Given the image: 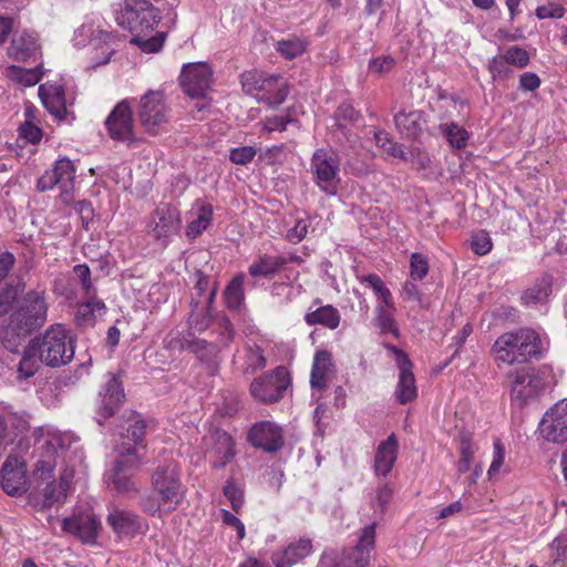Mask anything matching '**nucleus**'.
Here are the masks:
<instances>
[{
  "label": "nucleus",
  "mask_w": 567,
  "mask_h": 567,
  "mask_svg": "<svg viewBox=\"0 0 567 567\" xmlns=\"http://www.w3.org/2000/svg\"><path fill=\"white\" fill-rule=\"evenodd\" d=\"M145 422L135 413H131L125 421L126 433H121L123 439H127L133 443L123 442L116 447L117 456L114 461L112 468H110L105 476L111 482L114 488L120 493L136 491V483L134 481V473L142 464V458L137 454L135 445L143 441L145 434Z\"/></svg>",
  "instance_id": "nucleus-1"
},
{
  "label": "nucleus",
  "mask_w": 567,
  "mask_h": 567,
  "mask_svg": "<svg viewBox=\"0 0 567 567\" xmlns=\"http://www.w3.org/2000/svg\"><path fill=\"white\" fill-rule=\"evenodd\" d=\"M548 348L547 337L530 328H520L501 334L493 351L497 361L507 364H524L539 360Z\"/></svg>",
  "instance_id": "nucleus-2"
},
{
  "label": "nucleus",
  "mask_w": 567,
  "mask_h": 567,
  "mask_svg": "<svg viewBox=\"0 0 567 567\" xmlns=\"http://www.w3.org/2000/svg\"><path fill=\"white\" fill-rule=\"evenodd\" d=\"M154 495L142 499L141 506L150 515H161L174 511L184 498V486L179 478L178 466L174 461L157 465L152 477Z\"/></svg>",
  "instance_id": "nucleus-3"
},
{
  "label": "nucleus",
  "mask_w": 567,
  "mask_h": 567,
  "mask_svg": "<svg viewBox=\"0 0 567 567\" xmlns=\"http://www.w3.org/2000/svg\"><path fill=\"white\" fill-rule=\"evenodd\" d=\"M72 43L75 48H86L89 66L96 69L107 64L117 51V35L105 21L93 16L75 29Z\"/></svg>",
  "instance_id": "nucleus-4"
},
{
  "label": "nucleus",
  "mask_w": 567,
  "mask_h": 567,
  "mask_svg": "<svg viewBox=\"0 0 567 567\" xmlns=\"http://www.w3.org/2000/svg\"><path fill=\"white\" fill-rule=\"evenodd\" d=\"M48 303L43 293L30 291L25 295L22 305L10 317L4 331L3 344L13 351L16 344L9 339V333L24 337L40 328L47 321Z\"/></svg>",
  "instance_id": "nucleus-5"
},
{
  "label": "nucleus",
  "mask_w": 567,
  "mask_h": 567,
  "mask_svg": "<svg viewBox=\"0 0 567 567\" xmlns=\"http://www.w3.org/2000/svg\"><path fill=\"white\" fill-rule=\"evenodd\" d=\"M31 341L40 352V360L48 367L65 365L74 357V341L61 323L52 324L41 337Z\"/></svg>",
  "instance_id": "nucleus-6"
},
{
  "label": "nucleus",
  "mask_w": 567,
  "mask_h": 567,
  "mask_svg": "<svg viewBox=\"0 0 567 567\" xmlns=\"http://www.w3.org/2000/svg\"><path fill=\"white\" fill-rule=\"evenodd\" d=\"M116 23L137 34L152 31L159 22L158 10L147 0H123L114 6Z\"/></svg>",
  "instance_id": "nucleus-7"
},
{
  "label": "nucleus",
  "mask_w": 567,
  "mask_h": 567,
  "mask_svg": "<svg viewBox=\"0 0 567 567\" xmlns=\"http://www.w3.org/2000/svg\"><path fill=\"white\" fill-rule=\"evenodd\" d=\"M137 117L144 131L151 135L158 134L171 118V110L161 91H147L137 105Z\"/></svg>",
  "instance_id": "nucleus-8"
},
{
  "label": "nucleus",
  "mask_w": 567,
  "mask_h": 567,
  "mask_svg": "<svg viewBox=\"0 0 567 567\" xmlns=\"http://www.w3.org/2000/svg\"><path fill=\"white\" fill-rule=\"evenodd\" d=\"M41 447H45L47 452L42 454L35 465V474L42 480L50 477V474L58 466L59 460H65L71 453L72 444L76 443L74 435L70 433L49 432L47 436L39 440ZM76 449L72 451L75 453Z\"/></svg>",
  "instance_id": "nucleus-9"
},
{
  "label": "nucleus",
  "mask_w": 567,
  "mask_h": 567,
  "mask_svg": "<svg viewBox=\"0 0 567 567\" xmlns=\"http://www.w3.org/2000/svg\"><path fill=\"white\" fill-rule=\"evenodd\" d=\"M181 225L178 208L169 203H159L147 219L146 231L154 240L166 246L178 234Z\"/></svg>",
  "instance_id": "nucleus-10"
},
{
  "label": "nucleus",
  "mask_w": 567,
  "mask_h": 567,
  "mask_svg": "<svg viewBox=\"0 0 567 567\" xmlns=\"http://www.w3.org/2000/svg\"><path fill=\"white\" fill-rule=\"evenodd\" d=\"M375 543V525H369L361 529L358 543L354 547L346 549L333 558L326 554L322 564L331 567H365L369 564L371 551Z\"/></svg>",
  "instance_id": "nucleus-11"
},
{
  "label": "nucleus",
  "mask_w": 567,
  "mask_h": 567,
  "mask_svg": "<svg viewBox=\"0 0 567 567\" xmlns=\"http://www.w3.org/2000/svg\"><path fill=\"white\" fill-rule=\"evenodd\" d=\"M310 168L316 185L326 194L334 195L340 183V159L330 150L318 148L311 157Z\"/></svg>",
  "instance_id": "nucleus-12"
},
{
  "label": "nucleus",
  "mask_w": 567,
  "mask_h": 567,
  "mask_svg": "<svg viewBox=\"0 0 567 567\" xmlns=\"http://www.w3.org/2000/svg\"><path fill=\"white\" fill-rule=\"evenodd\" d=\"M290 384V377L286 368L277 367L270 373L262 374L250 383L251 396L261 403H272L282 399Z\"/></svg>",
  "instance_id": "nucleus-13"
},
{
  "label": "nucleus",
  "mask_w": 567,
  "mask_h": 567,
  "mask_svg": "<svg viewBox=\"0 0 567 567\" xmlns=\"http://www.w3.org/2000/svg\"><path fill=\"white\" fill-rule=\"evenodd\" d=\"M105 126L112 140L133 146L138 143L134 133L132 107L127 100L118 102L105 120Z\"/></svg>",
  "instance_id": "nucleus-14"
},
{
  "label": "nucleus",
  "mask_w": 567,
  "mask_h": 567,
  "mask_svg": "<svg viewBox=\"0 0 567 567\" xmlns=\"http://www.w3.org/2000/svg\"><path fill=\"white\" fill-rule=\"evenodd\" d=\"M512 401L522 406L535 399L544 388V382L532 368H522L508 373Z\"/></svg>",
  "instance_id": "nucleus-15"
},
{
  "label": "nucleus",
  "mask_w": 567,
  "mask_h": 567,
  "mask_svg": "<svg viewBox=\"0 0 567 567\" xmlns=\"http://www.w3.org/2000/svg\"><path fill=\"white\" fill-rule=\"evenodd\" d=\"M399 369L398 383L394 390V398L400 404H408L417 396L415 378L412 372V362L408 354L394 346H388Z\"/></svg>",
  "instance_id": "nucleus-16"
},
{
  "label": "nucleus",
  "mask_w": 567,
  "mask_h": 567,
  "mask_svg": "<svg viewBox=\"0 0 567 567\" xmlns=\"http://www.w3.org/2000/svg\"><path fill=\"white\" fill-rule=\"evenodd\" d=\"M213 83L212 68L205 62L188 63L183 66L181 84L193 99H204Z\"/></svg>",
  "instance_id": "nucleus-17"
},
{
  "label": "nucleus",
  "mask_w": 567,
  "mask_h": 567,
  "mask_svg": "<svg viewBox=\"0 0 567 567\" xmlns=\"http://www.w3.org/2000/svg\"><path fill=\"white\" fill-rule=\"evenodd\" d=\"M538 430L540 436L550 443L567 442V400L555 403L543 416Z\"/></svg>",
  "instance_id": "nucleus-18"
},
{
  "label": "nucleus",
  "mask_w": 567,
  "mask_h": 567,
  "mask_svg": "<svg viewBox=\"0 0 567 567\" xmlns=\"http://www.w3.org/2000/svg\"><path fill=\"white\" fill-rule=\"evenodd\" d=\"M62 528L64 532L74 535L83 543L93 544L99 536L101 522L96 515L90 511L80 512L64 518L62 522Z\"/></svg>",
  "instance_id": "nucleus-19"
},
{
  "label": "nucleus",
  "mask_w": 567,
  "mask_h": 567,
  "mask_svg": "<svg viewBox=\"0 0 567 567\" xmlns=\"http://www.w3.org/2000/svg\"><path fill=\"white\" fill-rule=\"evenodd\" d=\"M248 440L255 447L272 453L284 446L282 429L272 421H260L250 427Z\"/></svg>",
  "instance_id": "nucleus-20"
},
{
  "label": "nucleus",
  "mask_w": 567,
  "mask_h": 567,
  "mask_svg": "<svg viewBox=\"0 0 567 567\" xmlns=\"http://www.w3.org/2000/svg\"><path fill=\"white\" fill-rule=\"evenodd\" d=\"M107 524L118 537H134L147 529L146 523L135 513L114 508L106 517Z\"/></svg>",
  "instance_id": "nucleus-21"
},
{
  "label": "nucleus",
  "mask_w": 567,
  "mask_h": 567,
  "mask_svg": "<svg viewBox=\"0 0 567 567\" xmlns=\"http://www.w3.org/2000/svg\"><path fill=\"white\" fill-rule=\"evenodd\" d=\"M25 465L17 456H9L1 470V484L9 495H19L25 491Z\"/></svg>",
  "instance_id": "nucleus-22"
},
{
  "label": "nucleus",
  "mask_w": 567,
  "mask_h": 567,
  "mask_svg": "<svg viewBox=\"0 0 567 567\" xmlns=\"http://www.w3.org/2000/svg\"><path fill=\"white\" fill-rule=\"evenodd\" d=\"M168 348L173 350H186L194 353L200 361H209L217 353V347L204 339H199L192 331L183 332L172 338Z\"/></svg>",
  "instance_id": "nucleus-23"
},
{
  "label": "nucleus",
  "mask_w": 567,
  "mask_h": 567,
  "mask_svg": "<svg viewBox=\"0 0 567 567\" xmlns=\"http://www.w3.org/2000/svg\"><path fill=\"white\" fill-rule=\"evenodd\" d=\"M39 97L48 112L59 120L68 116V100L62 84L47 82L39 86Z\"/></svg>",
  "instance_id": "nucleus-24"
},
{
  "label": "nucleus",
  "mask_w": 567,
  "mask_h": 567,
  "mask_svg": "<svg viewBox=\"0 0 567 567\" xmlns=\"http://www.w3.org/2000/svg\"><path fill=\"white\" fill-rule=\"evenodd\" d=\"M216 297V289L213 288L205 300L192 298L190 312L188 317V331L203 332L212 323L213 320V303Z\"/></svg>",
  "instance_id": "nucleus-25"
},
{
  "label": "nucleus",
  "mask_w": 567,
  "mask_h": 567,
  "mask_svg": "<svg viewBox=\"0 0 567 567\" xmlns=\"http://www.w3.org/2000/svg\"><path fill=\"white\" fill-rule=\"evenodd\" d=\"M41 45L35 32L22 30L16 32L8 48L10 58L17 61H27L40 54Z\"/></svg>",
  "instance_id": "nucleus-26"
},
{
  "label": "nucleus",
  "mask_w": 567,
  "mask_h": 567,
  "mask_svg": "<svg viewBox=\"0 0 567 567\" xmlns=\"http://www.w3.org/2000/svg\"><path fill=\"white\" fill-rule=\"evenodd\" d=\"M214 209L208 203L197 200L186 214V236L195 239L205 231L212 224Z\"/></svg>",
  "instance_id": "nucleus-27"
},
{
  "label": "nucleus",
  "mask_w": 567,
  "mask_h": 567,
  "mask_svg": "<svg viewBox=\"0 0 567 567\" xmlns=\"http://www.w3.org/2000/svg\"><path fill=\"white\" fill-rule=\"evenodd\" d=\"M100 396L97 422L102 424V419L112 416L124 400V390L121 382L115 377H112L100 393Z\"/></svg>",
  "instance_id": "nucleus-28"
},
{
  "label": "nucleus",
  "mask_w": 567,
  "mask_h": 567,
  "mask_svg": "<svg viewBox=\"0 0 567 567\" xmlns=\"http://www.w3.org/2000/svg\"><path fill=\"white\" fill-rule=\"evenodd\" d=\"M311 550V540L309 538H300L290 543L286 548L276 551L271 559L276 567H291L307 557Z\"/></svg>",
  "instance_id": "nucleus-29"
},
{
  "label": "nucleus",
  "mask_w": 567,
  "mask_h": 567,
  "mask_svg": "<svg viewBox=\"0 0 567 567\" xmlns=\"http://www.w3.org/2000/svg\"><path fill=\"white\" fill-rule=\"evenodd\" d=\"M398 457V440L394 434H391L385 441L381 442L375 452L374 472L379 476L385 477L391 470Z\"/></svg>",
  "instance_id": "nucleus-30"
},
{
  "label": "nucleus",
  "mask_w": 567,
  "mask_h": 567,
  "mask_svg": "<svg viewBox=\"0 0 567 567\" xmlns=\"http://www.w3.org/2000/svg\"><path fill=\"white\" fill-rule=\"evenodd\" d=\"M260 91V102L269 107H277L282 104L288 95V89L284 78L272 74L266 76Z\"/></svg>",
  "instance_id": "nucleus-31"
},
{
  "label": "nucleus",
  "mask_w": 567,
  "mask_h": 567,
  "mask_svg": "<svg viewBox=\"0 0 567 567\" xmlns=\"http://www.w3.org/2000/svg\"><path fill=\"white\" fill-rule=\"evenodd\" d=\"M215 444L209 452L210 461L214 467H224L235 456L234 442L226 432L217 431L212 435Z\"/></svg>",
  "instance_id": "nucleus-32"
},
{
  "label": "nucleus",
  "mask_w": 567,
  "mask_h": 567,
  "mask_svg": "<svg viewBox=\"0 0 567 567\" xmlns=\"http://www.w3.org/2000/svg\"><path fill=\"white\" fill-rule=\"evenodd\" d=\"M73 478V471L64 468L60 475L59 482H49L43 489L42 506L49 508L55 503L62 502L70 488L71 481Z\"/></svg>",
  "instance_id": "nucleus-33"
},
{
  "label": "nucleus",
  "mask_w": 567,
  "mask_h": 567,
  "mask_svg": "<svg viewBox=\"0 0 567 567\" xmlns=\"http://www.w3.org/2000/svg\"><path fill=\"white\" fill-rule=\"evenodd\" d=\"M340 320L339 310L331 305L320 306L315 310L310 308L305 315V321L308 326L320 324L331 330L339 327Z\"/></svg>",
  "instance_id": "nucleus-34"
},
{
  "label": "nucleus",
  "mask_w": 567,
  "mask_h": 567,
  "mask_svg": "<svg viewBox=\"0 0 567 567\" xmlns=\"http://www.w3.org/2000/svg\"><path fill=\"white\" fill-rule=\"evenodd\" d=\"M395 126L402 136L415 138L424 126L423 115L420 111H401L395 117Z\"/></svg>",
  "instance_id": "nucleus-35"
},
{
  "label": "nucleus",
  "mask_w": 567,
  "mask_h": 567,
  "mask_svg": "<svg viewBox=\"0 0 567 567\" xmlns=\"http://www.w3.org/2000/svg\"><path fill=\"white\" fill-rule=\"evenodd\" d=\"M553 280L548 275L537 279L522 296V301L527 307L543 306L551 293Z\"/></svg>",
  "instance_id": "nucleus-36"
},
{
  "label": "nucleus",
  "mask_w": 567,
  "mask_h": 567,
  "mask_svg": "<svg viewBox=\"0 0 567 567\" xmlns=\"http://www.w3.org/2000/svg\"><path fill=\"white\" fill-rule=\"evenodd\" d=\"M331 368V354L328 351H318L313 359L310 384L313 390H321L327 385V377Z\"/></svg>",
  "instance_id": "nucleus-37"
},
{
  "label": "nucleus",
  "mask_w": 567,
  "mask_h": 567,
  "mask_svg": "<svg viewBox=\"0 0 567 567\" xmlns=\"http://www.w3.org/2000/svg\"><path fill=\"white\" fill-rule=\"evenodd\" d=\"M286 260L279 256H260L249 267L248 272L251 277H270L279 271Z\"/></svg>",
  "instance_id": "nucleus-38"
},
{
  "label": "nucleus",
  "mask_w": 567,
  "mask_h": 567,
  "mask_svg": "<svg viewBox=\"0 0 567 567\" xmlns=\"http://www.w3.org/2000/svg\"><path fill=\"white\" fill-rule=\"evenodd\" d=\"M4 75L8 80L21 84L23 86H33L43 76V72L41 66H35L33 69H24L18 65H9Z\"/></svg>",
  "instance_id": "nucleus-39"
},
{
  "label": "nucleus",
  "mask_w": 567,
  "mask_h": 567,
  "mask_svg": "<svg viewBox=\"0 0 567 567\" xmlns=\"http://www.w3.org/2000/svg\"><path fill=\"white\" fill-rule=\"evenodd\" d=\"M40 363H42V360H40V352H38L33 342L30 341L25 347L18 365L19 378L28 379L34 375L40 368Z\"/></svg>",
  "instance_id": "nucleus-40"
},
{
  "label": "nucleus",
  "mask_w": 567,
  "mask_h": 567,
  "mask_svg": "<svg viewBox=\"0 0 567 567\" xmlns=\"http://www.w3.org/2000/svg\"><path fill=\"white\" fill-rule=\"evenodd\" d=\"M440 133L453 148H464L467 145L470 133L456 122H445L439 125Z\"/></svg>",
  "instance_id": "nucleus-41"
},
{
  "label": "nucleus",
  "mask_w": 567,
  "mask_h": 567,
  "mask_svg": "<svg viewBox=\"0 0 567 567\" xmlns=\"http://www.w3.org/2000/svg\"><path fill=\"white\" fill-rule=\"evenodd\" d=\"M51 169L55 173L61 192L69 193L73 188V181L75 177L73 163L68 158H60Z\"/></svg>",
  "instance_id": "nucleus-42"
},
{
  "label": "nucleus",
  "mask_w": 567,
  "mask_h": 567,
  "mask_svg": "<svg viewBox=\"0 0 567 567\" xmlns=\"http://www.w3.org/2000/svg\"><path fill=\"white\" fill-rule=\"evenodd\" d=\"M244 281L245 275L238 274L226 287L224 297L228 308L239 309V307L241 306L244 301Z\"/></svg>",
  "instance_id": "nucleus-43"
},
{
  "label": "nucleus",
  "mask_w": 567,
  "mask_h": 567,
  "mask_svg": "<svg viewBox=\"0 0 567 567\" xmlns=\"http://www.w3.org/2000/svg\"><path fill=\"white\" fill-rule=\"evenodd\" d=\"M265 79L266 75L257 70L246 71L240 76L243 90L260 102V86H262L261 82H264Z\"/></svg>",
  "instance_id": "nucleus-44"
},
{
  "label": "nucleus",
  "mask_w": 567,
  "mask_h": 567,
  "mask_svg": "<svg viewBox=\"0 0 567 567\" xmlns=\"http://www.w3.org/2000/svg\"><path fill=\"white\" fill-rule=\"evenodd\" d=\"M374 140L378 147L383 150L388 155L396 158H405V153L401 144L393 142L389 134L384 131L374 132Z\"/></svg>",
  "instance_id": "nucleus-45"
},
{
  "label": "nucleus",
  "mask_w": 567,
  "mask_h": 567,
  "mask_svg": "<svg viewBox=\"0 0 567 567\" xmlns=\"http://www.w3.org/2000/svg\"><path fill=\"white\" fill-rule=\"evenodd\" d=\"M487 70L493 80H506L512 76L513 71L503 53L497 54L488 60Z\"/></svg>",
  "instance_id": "nucleus-46"
},
{
  "label": "nucleus",
  "mask_w": 567,
  "mask_h": 567,
  "mask_svg": "<svg viewBox=\"0 0 567 567\" xmlns=\"http://www.w3.org/2000/svg\"><path fill=\"white\" fill-rule=\"evenodd\" d=\"M505 61L508 62L509 66L516 69H524L530 62L529 53L522 47L512 45L503 52Z\"/></svg>",
  "instance_id": "nucleus-47"
},
{
  "label": "nucleus",
  "mask_w": 567,
  "mask_h": 567,
  "mask_svg": "<svg viewBox=\"0 0 567 567\" xmlns=\"http://www.w3.org/2000/svg\"><path fill=\"white\" fill-rule=\"evenodd\" d=\"M266 358L258 346H248L246 349L245 372L252 373L266 367Z\"/></svg>",
  "instance_id": "nucleus-48"
},
{
  "label": "nucleus",
  "mask_w": 567,
  "mask_h": 567,
  "mask_svg": "<svg viewBox=\"0 0 567 567\" xmlns=\"http://www.w3.org/2000/svg\"><path fill=\"white\" fill-rule=\"evenodd\" d=\"M355 277L360 284L373 291L377 299L390 291L384 281L377 274H357Z\"/></svg>",
  "instance_id": "nucleus-49"
},
{
  "label": "nucleus",
  "mask_w": 567,
  "mask_h": 567,
  "mask_svg": "<svg viewBox=\"0 0 567 567\" xmlns=\"http://www.w3.org/2000/svg\"><path fill=\"white\" fill-rule=\"evenodd\" d=\"M549 548L555 566L567 564V532L557 536L550 543Z\"/></svg>",
  "instance_id": "nucleus-50"
},
{
  "label": "nucleus",
  "mask_w": 567,
  "mask_h": 567,
  "mask_svg": "<svg viewBox=\"0 0 567 567\" xmlns=\"http://www.w3.org/2000/svg\"><path fill=\"white\" fill-rule=\"evenodd\" d=\"M25 116L27 121L19 128L20 137L24 138L27 142L35 144L41 140L42 131L39 126L32 123V111L30 109L25 110Z\"/></svg>",
  "instance_id": "nucleus-51"
},
{
  "label": "nucleus",
  "mask_w": 567,
  "mask_h": 567,
  "mask_svg": "<svg viewBox=\"0 0 567 567\" xmlns=\"http://www.w3.org/2000/svg\"><path fill=\"white\" fill-rule=\"evenodd\" d=\"M305 49V42L297 38L280 41L277 45V50L287 59H293L300 55Z\"/></svg>",
  "instance_id": "nucleus-52"
},
{
  "label": "nucleus",
  "mask_w": 567,
  "mask_h": 567,
  "mask_svg": "<svg viewBox=\"0 0 567 567\" xmlns=\"http://www.w3.org/2000/svg\"><path fill=\"white\" fill-rule=\"evenodd\" d=\"M429 272L427 259L417 252L411 255L410 259V279L422 280Z\"/></svg>",
  "instance_id": "nucleus-53"
},
{
  "label": "nucleus",
  "mask_w": 567,
  "mask_h": 567,
  "mask_svg": "<svg viewBox=\"0 0 567 567\" xmlns=\"http://www.w3.org/2000/svg\"><path fill=\"white\" fill-rule=\"evenodd\" d=\"M196 282H195V295L192 298L205 300L208 293L213 288L217 290V286L214 281L210 280L208 276H206L203 271H197L195 274Z\"/></svg>",
  "instance_id": "nucleus-54"
},
{
  "label": "nucleus",
  "mask_w": 567,
  "mask_h": 567,
  "mask_svg": "<svg viewBox=\"0 0 567 567\" xmlns=\"http://www.w3.org/2000/svg\"><path fill=\"white\" fill-rule=\"evenodd\" d=\"M165 35L164 33H157L154 37L148 39H143L140 35H136L133 39V42L136 43L143 52L146 53H155L158 52L164 44Z\"/></svg>",
  "instance_id": "nucleus-55"
},
{
  "label": "nucleus",
  "mask_w": 567,
  "mask_h": 567,
  "mask_svg": "<svg viewBox=\"0 0 567 567\" xmlns=\"http://www.w3.org/2000/svg\"><path fill=\"white\" fill-rule=\"evenodd\" d=\"M292 122L293 118L289 115H275L271 117H267L261 123V130L268 133L282 132L286 130L287 125Z\"/></svg>",
  "instance_id": "nucleus-56"
},
{
  "label": "nucleus",
  "mask_w": 567,
  "mask_h": 567,
  "mask_svg": "<svg viewBox=\"0 0 567 567\" xmlns=\"http://www.w3.org/2000/svg\"><path fill=\"white\" fill-rule=\"evenodd\" d=\"M492 239L488 233L481 230L472 236L471 247L477 255H486L492 249Z\"/></svg>",
  "instance_id": "nucleus-57"
},
{
  "label": "nucleus",
  "mask_w": 567,
  "mask_h": 567,
  "mask_svg": "<svg viewBox=\"0 0 567 567\" xmlns=\"http://www.w3.org/2000/svg\"><path fill=\"white\" fill-rule=\"evenodd\" d=\"M224 495L229 501L231 508L238 512L244 504V493L235 485L234 482L228 481L224 486Z\"/></svg>",
  "instance_id": "nucleus-58"
},
{
  "label": "nucleus",
  "mask_w": 567,
  "mask_h": 567,
  "mask_svg": "<svg viewBox=\"0 0 567 567\" xmlns=\"http://www.w3.org/2000/svg\"><path fill=\"white\" fill-rule=\"evenodd\" d=\"M505 458V449L499 440L494 442V452H493V461L487 471V476L489 480H493L501 471V467L504 464Z\"/></svg>",
  "instance_id": "nucleus-59"
},
{
  "label": "nucleus",
  "mask_w": 567,
  "mask_h": 567,
  "mask_svg": "<svg viewBox=\"0 0 567 567\" xmlns=\"http://www.w3.org/2000/svg\"><path fill=\"white\" fill-rule=\"evenodd\" d=\"M256 155V150L252 146H240L230 151L229 158L233 163L246 165L250 163Z\"/></svg>",
  "instance_id": "nucleus-60"
},
{
  "label": "nucleus",
  "mask_w": 567,
  "mask_h": 567,
  "mask_svg": "<svg viewBox=\"0 0 567 567\" xmlns=\"http://www.w3.org/2000/svg\"><path fill=\"white\" fill-rule=\"evenodd\" d=\"M105 305L102 300L91 298L86 302L80 306L79 315L83 317L91 316L92 318L100 317L104 313Z\"/></svg>",
  "instance_id": "nucleus-61"
},
{
  "label": "nucleus",
  "mask_w": 567,
  "mask_h": 567,
  "mask_svg": "<svg viewBox=\"0 0 567 567\" xmlns=\"http://www.w3.org/2000/svg\"><path fill=\"white\" fill-rule=\"evenodd\" d=\"M394 312L395 311H382L377 313V323L382 332H390L393 334H398V329L394 324Z\"/></svg>",
  "instance_id": "nucleus-62"
},
{
  "label": "nucleus",
  "mask_w": 567,
  "mask_h": 567,
  "mask_svg": "<svg viewBox=\"0 0 567 567\" xmlns=\"http://www.w3.org/2000/svg\"><path fill=\"white\" fill-rule=\"evenodd\" d=\"M535 14L539 20L547 19V18L559 19V18L564 17L565 9L560 4L549 3L547 6H538L536 8Z\"/></svg>",
  "instance_id": "nucleus-63"
},
{
  "label": "nucleus",
  "mask_w": 567,
  "mask_h": 567,
  "mask_svg": "<svg viewBox=\"0 0 567 567\" xmlns=\"http://www.w3.org/2000/svg\"><path fill=\"white\" fill-rule=\"evenodd\" d=\"M540 84V78L534 72H524L519 75L518 87L522 91L534 92L539 89Z\"/></svg>",
  "instance_id": "nucleus-64"
}]
</instances>
